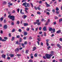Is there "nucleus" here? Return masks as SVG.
<instances>
[{"instance_id":"f257e3e1","label":"nucleus","mask_w":62,"mask_h":62,"mask_svg":"<svg viewBox=\"0 0 62 62\" xmlns=\"http://www.w3.org/2000/svg\"><path fill=\"white\" fill-rule=\"evenodd\" d=\"M54 51H52L51 52V54H46V56L47 58V59H50L51 57L53 55V52Z\"/></svg>"},{"instance_id":"f03ea898","label":"nucleus","mask_w":62,"mask_h":62,"mask_svg":"<svg viewBox=\"0 0 62 62\" xmlns=\"http://www.w3.org/2000/svg\"><path fill=\"white\" fill-rule=\"evenodd\" d=\"M8 18L11 19L12 21H13L15 20V17L13 16H11L10 15L8 16Z\"/></svg>"},{"instance_id":"7ed1b4c3","label":"nucleus","mask_w":62,"mask_h":62,"mask_svg":"<svg viewBox=\"0 0 62 62\" xmlns=\"http://www.w3.org/2000/svg\"><path fill=\"white\" fill-rule=\"evenodd\" d=\"M49 31H53V32H54V33L55 31V30L54 28L53 29L52 28H51L50 27H49Z\"/></svg>"},{"instance_id":"20e7f679","label":"nucleus","mask_w":62,"mask_h":62,"mask_svg":"<svg viewBox=\"0 0 62 62\" xmlns=\"http://www.w3.org/2000/svg\"><path fill=\"white\" fill-rule=\"evenodd\" d=\"M15 51L16 53H17V52H19V49L18 48H16L15 50Z\"/></svg>"},{"instance_id":"39448f33","label":"nucleus","mask_w":62,"mask_h":62,"mask_svg":"<svg viewBox=\"0 0 62 62\" xmlns=\"http://www.w3.org/2000/svg\"><path fill=\"white\" fill-rule=\"evenodd\" d=\"M61 33V30H59L57 31L56 32L57 34H60Z\"/></svg>"},{"instance_id":"423d86ee","label":"nucleus","mask_w":62,"mask_h":62,"mask_svg":"<svg viewBox=\"0 0 62 62\" xmlns=\"http://www.w3.org/2000/svg\"><path fill=\"white\" fill-rule=\"evenodd\" d=\"M45 3L46 4V6L47 8V7H50V5L47 4V2H45Z\"/></svg>"},{"instance_id":"0eeeda50","label":"nucleus","mask_w":62,"mask_h":62,"mask_svg":"<svg viewBox=\"0 0 62 62\" xmlns=\"http://www.w3.org/2000/svg\"><path fill=\"white\" fill-rule=\"evenodd\" d=\"M7 28L8 26H7V25H5L4 26L3 28L4 29H7Z\"/></svg>"},{"instance_id":"6e6552de","label":"nucleus","mask_w":62,"mask_h":62,"mask_svg":"<svg viewBox=\"0 0 62 62\" xmlns=\"http://www.w3.org/2000/svg\"><path fill=\"white\" fill-rule=\"evenodd\" d=\"M6 55H4V54H3L2 55L1 57H2V58H4V59H5L6 58Z\"/></svg>"},{"instance_id":"1a4fd4ad","label":"nucleus","mask_w":62,"mask_h":62,"mask_svg":"<svg viewBox=\"0 0 62 62\" xmlns=\"http://www.w3.org/2000/svg\"><path fill=\"white\" fill-rule=\"evenodd\" d=\"M57 46L58 47H59L60 49V48H61V46H60V44H57Z\"/></svg>"},{"instance_id":"9d476101","label":"nucleus","mask_w":62,"mask_h":62,"mask_svg":"<svg viewBox=\"0 0 62 62\" xmlns=\"http://www.w3.org/2000/svg\"><path fill=\"white\" fill-rule=\"evenodd\" d=\"M43 30L44 31H46V30H47L46 29V27H44L43 28Z\"/></svg>"},{"instance_id":"9b49d317","label":"nucleus","mask_w":62,"mask_h":62,"mask_svg":"<svg viewBox=\"0 0 62 62\" xmlns=\"http://www.w3.org/2000/svg\"><path fill=\"white\" fill-rule=\"evenodd\" d=\"M36 49H37L36 47L34 46L32 48L33 50H32V51H35V50H36Z\"/></svg>"},{"instance_id":"f8f14e48","label":"nucleus","mask_w":62,"mask_h":62,"mask_svg":"<svg viewBox=\"0 0 62 62\" xmlns=\"http://www.w3.org/2000/svg\"><path fill=\"white\" fill-rule=\"evenodd\" d=\"M23 25L24 26H27L28 25V23H23Z\"/></svg>"},{"instance_id":"ddd939ff","label":"nucleus","mask_w":62,"mask_h":62,"mask_svg":"<svg viewBox=\"0 0 62 62\" xmlns=\"http://www.w3.org/2000/svg\"><path fill=\"white\" fill-rule=\"evenodd\" d=\"M9 56H10L11 57H12L14 56V54H9Z\"/></svg>"},{"instance_id":"4468645a","label":"nucleus","mask_w":62,"mask_h":62,"mask_svg":"<svg viewBox=\"0 0 62 62\" xmlns=\"http://www.w3.org/2000/svg\"><path fill=\"white\" fill-rule=\"evenodd\" d=\"M27 35V32H25L24 33V36H26Z\"/></svg>"},{"instance_id":"2eb2a0df","label":"nucleus","mask_w":62,"mask_h":62,"mask_svg":"<svg viewBox=\"0 0 62 62\" xmlns=\"http://www.w3.org/2000/svg\"><path fill=\"white\" fill-rule=\"evenodd\" d=\"M22 10H22V9H20V13H21V14H24V13L23 12H22Z\"/></svg>"},{"instance_id":"dca6fc26","label":"nucleus","mask_w":62,"mask_h":62,"mask_svg":"<svg viewBox=\"0 0 62 62\" xmlns=\"http://www.w3.org/2000/svg\"><path fill=\"white\" fill-rule=\"evenodd\" d=\"M27 5V3L26 2L23 3V6H24Z\"/></svg>"},{"instance_id":"f3484780","label":"nucleus","mask_w":62,"mask_h":62,"mask_svg":"<svg viewBox=\"0 0 62 62\" xmlns=\"http://www.w3.org/2000/svg\"><path fill=\"white\" fill-rule=\"evenodd\" d=\"M21 45L22 46H23V48H25V47L24 46V44L22 43H21Z\"/></svg>"},{"instance_id":"a211bd4d","label":"nucleus","mask_w":62,"mask_h":62,"mask_svg":"<svg viewBox=\"0 0 62 62\" xmlns=\"http://www.w3.org/2000/svg\"><path fill=\"white\" fill-rule=\"evenodd\" d=\"M28 52H29V51L28 50H26L25 53V54H27L28 53Z\"/></svg>"},{"instance_id":"6ab92c4d","label":"nucleus","mask_w":62,"mask_h":62,"mask_svg":"<svg viewBox=\"0 0 62 62\" xmlns=\"http://www.w3.org/2000/svg\"><path fill=\"white\" fill-rule=\"evenodd\" d=\"M44 20V18H42L41 19V22H46V20Z\"/></svg>"},{"instance_id":"aec40b11","label":"nucleus","mask_w":62,"mask_h":62,"mask_svg":"<svg viewBox=\"0 0 62 62\" xmlns=\"http://www.w3.org/2000/svg\"><path fill=\"white\" fill-rule=\"evenodd\" d=\"M37 55L38 54L37 53L35 54L34 55V57H37L38 56Z\"/></svg>"},{"instance_id":"412c9836","label":"nucleus","mask_w":62,"mask_h":62,"mask_svg":"<svg viewBox=\"0 0 62 62\" xmlns=\"http://www.w3.org/2000/svg\"><path fill=\"white\" fill-rule=\"evenodd\" d=\"M15 39V38L14 37H13L11 39L12 41H13Z\"/></svg>"},{"instance_id":"4be33fe9","label":"nucleus","mask_w":62,"mask_h":62,"mask_svg":"<svg viewBox=\"0 0 62 62\" xmlns=\"http://www.w3.org/2000/svg\"><path fill=\"white\" fill-rule=\"evenodd\" d=\"M28 62H33V60L32 59H30L28 61Z\"/></svg>"},{"instance_id":"5701e85b","label":"nucleus","mask_w":62,"mask_h":62,"mask_svg":"<svg viewBox=\"0 0 62 62\" xmlns=\"http://www.w3.org/2000/svg\"><path fill=\"white\" fill-rule=\"evenodd\" d=\"M38 29H39V28L38 27H37L35 29V32L37 31L38 30Z\"/></svg>"},{"instance_id":"b1692460","label":"nucleus","mask_w":62,"mask_h":62,"mask_svg":"<svg viewBox=\"0 0 62 62\" xmlns=\"http://www.w3.org/2000/svg\"><path fill=\"white\" fill-rule=\"evenodd\" d=\"M36 22H37V23H39V19H38L37 20H36Z\"/></svg>"},{"instance_id":"393cba45","label":"nucleus","mask_w":62,"mask_h":62,"mask_svg":"<svg viewBox=\"0 0 62 62\" xmlns=\"http://www.w3.org/2000/svg\"><path fill=\"white\" fill-rule=\"evenodd\" d=\"M16 24H20V22L19 21H17L16 22Z\"/></svg>"},{"instance_id":"a878e982","label":"nucleus","mask_w":62,"mask_h":62,"mask_svg":"<svg viewBox=\"0 0 62 62\" xmlns=\"http://www.w3.org/2000/svg\"><path fill=\"white\" fill-rule=\"evenodd\" d=\"M4 39L6 40H7V39H8V37H5L4 38Z\"/></svg>"},{"instance_id":"bb28decb","label":"nucleus","mask_w":62,"mask_h":62,"mask_svg":"<svg viewBox=\"0 0 62 62\" xmlns=\"http://www.w3.org/2000/svg\"><path fill=\"white\" fill-rule=\"evenodd\" d=\"M37 9H38V10H40L41 9L39 7H37Z\"/></svg>"},{"instance_id":"cd10ccee","label":"nucleus","mask_w":62,"mask_h":62,"mask_svg":"<svg viewBox=\"0 0 62 62\" xmlns=\"http://www.w3.org/2000/svg\"><path fill=\"white\" fill-rule=\"evenodd\" d=\"M31 5V7L32 8H33L34 7V6H33V4H32V3H30Z\"/></svg>"},{"instance_id":"c85d7f7f","label":"nucleus","mask_w":62,"mask_h":62,"mask_svg":"<svg viewBox=\"0 0 62 62\" xmlns=\"http://www.w3.org/2000/svg\"><path fill=\"white\" fill-rule=\"evenodd\" d=\"M19 42H22V39L21 38H20L19 39Z\"/></svg>"},{"instance_id":"c756f323","label":"nucleus","mask_w":62,"mask_h":62,"mask_svg":"<svg viewBox=\"0 0 62 62\" xmlns=\"http://www.w3.org/2000/svg\"><path fill=\"white\" fill-rule=\"evenodd\" d=\"M0 21L2 22V21H3V17H1L0 19Z\"/></svg>"},{"instance_id":"7c9ffc66","label":"nucleus","mask_w":62,"mask_h":62,"mask_svg":"<svg viewBox=\"0 0 62 62\" xmlns=\"http://www.w3.org/2000/svg\"><path fill=\"white\" fill-rule=\"evenodd\" d=\"M20 36L19 35H18L16 36V38L19 39L20 38Z\"/></svg>"},{"instance_id":"2f4dec72","label":"nucleus","mask_w":62,"mask_h":62,"mask_svg":"<svg viewBox=\"0 0 62 62\" xmlns=\"http://www.w3.org/2000/svg\"><path fill=\"white\" fill-rule=\"evenodd\" d=\"M56 11H58L59 10V9L57 7H56Z\"/></svg>"},{"instance_id":"473e14b6","label":"nucleus","mask_w":62,"mask_h":62,"mask_svg":"<svg viewBox=\"0 0 62 62\" xmlns=\"http://www.w3.org/2000/svg\"><path fill=\"white\" fill-rule=\"evenodd\" d=\"M37 14H39V15H40V14H41V13H40V12H37Z\"/></svg>"},{"instance_id":"72a5a7b5","label":"nucleus","mask_w":62,"mask_h":62,"mask_svg":"<svg viewBox=\"0 0 62 62\" xmlns=\"http://www.w3.org/2000/svg\"><path fill=\"white\" fill-rule=\"evenodd\" d=\"M37 25H38L39 26L40 25V22H38L37 23Z\"/></svg>"},{"instance_id":"f704fd0d","label":"nucleus","mask_w":62,"mask_h":62,"mask_svg":"<svg viewBox=\"0 0 62 62\" xmlns=\"http://www.w3.org/2000/svg\"><path fill=\"white\" fill-rule=\"evenodd\" d=\"M16 44H19V41L18 40H17L16 41Z\"/></svg>"},{"instance_id":"c9c22d12","label":"nucleus","mask_w":62,"mask_h":62,"mask_svg":"<svg viewBox=\"0 0 62 62\" xmlns=\"http://www.w3.org/2000/svg\"><path fill=\"white\" fill-rule=\"evenodd\" d=\"M27 6L28 7H30V5L29 4V3H27Z\"/></svg>"},{"instance_id":"e433bc0d","label":"nucleus","mask_w":62,"mask_h":62,"mask_svg":"<svg viewBox=\"0 0 62 62\" xmlns=\"http://www.w3.org/2000/svg\"><path fill=\"white\" fill-rule=\"evenodd\" d=\"M16 55L17 56H21V54H17Z\"/></svg>"},{"instance_id":"4c0bfd02","label":"nucleus","mask_w":62,"mask_h":62,"mask_svg":"<svg viewBox=\"0 0 62 62\" xmlns=\"http://www.w3.org/2000/svg\"><path fill=\"white\" fill-rule=\"evenodd\" d=\"M26 17H27V16L25 15H24V19H25Z\"/></svg>"},{"instance_id":"58836bf2","label":"nucleus","mask_w":62,"mask_h":62,"mask_svg":"<svg viewBox=\"0 0 62 62\" xmlns=\"http://www.w3.org/2000/svg\"><path fill=\"white\" fill-rule=\"evenodd\" d=\"M51 48V46H49L48 47H47V49L48 50H50L49 48Z\"/></svg>"},{"instance_id":"ea45409f","label":"nucleus","mask_w":62,"mask_h":62,"mask_svg":"<svg viewBox=\"0 0 62 62\" xmlns=\"http://www.w3.org/2000/svg\"><path fill=\"white\" fill-rule=\"evenodd\" d=\"M46 44L47 46H49V43L48 42H46Z\"/></svg>"},{"instance_id":"a19ab883","label":"nucleus","mask_w":62,"mask_h":62,"mask_svg":"<svg viewBox=\"0 0 62 62\" xmlns=\"http://www.w3.org/2000/svg\"><path fill=\"white\" fill-rule=\"evenodd\" d=\"M48 22H46V23L45 24V25H48Z\"/></svg>"},{"instance_id":"79ce46f5","label":"nucleus","mask_w":62,"mask_h":62,"mask_svg":"<svg viewBox=\"0 0 62 62\" xmlns=\"http://www.w3.org/2000/svg\"><path fill=\"white\" fill-rule=\"evenodd\" d=\"M0 33L2 34L3 33V31L2 30H0Z\"/></svg>"},{"instance_id":"37998d69","label":"nucleus","mask_w":62,"mask_h":62,"mask_svg":"<svg viewBox=\"0 0 62 62\" xmlns=\"http://www.w3.org/2000/svg\"><path fill=\"white\" fill-rule=\"evenodd\" d=\"M33 23H34V25H36V24H37L38 23L37 22H34Z\"/></svg>"},{"instance_id":"c03bdc74","label":"nucleus","mask_w":62,"mask_h":62,"mask_svg":"<svg viewBox=\"0 0 62 62\" xmlns=\"http://www.w3.org/2000/svg\"><path fill=\"white\" fill-rule=\"evenodd\" d=\"M62 18H61L59 19V22H62Z\"/></svg>"},{"instance_id":"a18cd8bd","label":"nucleus","mask_w":62,"mask_h":62,"mask_svg":"<svg viewBox=\"0 0 62 62\" xmlns=\"http://www.w3.org/2000/svg\"><path fill=\"white\" fill-rule=\"evenodd\" d=\"M43 58L44 59H46V57L45 56H43Z\"/></svg>"},{"instance_id":"49530a36","label":"nucleus","mask_w":62,"mask_h":62,"mask_svg":"<svg viewBox=\"0 0 62 62\" xmlns=\"http://www.w3.org/2000/svg\"><path fill=\"white\" fill-rule=\"evenodd\" d=\"M7 59H8V60H9V59H10V58L9 57H8L7 58Z\"/></svg>"},{"instance_id":"de8ad7c7","label":"nucleus","mask_w":62,"mask_h":62,"mask_svg":"<svg viewBox=\"0 0 62 62\" xmlns=\"http://www.w3.org/2000/svg\"><path fill=\"white\" fill-rule=\"evenodd\" d=\"M2 41L4 42L6 41V40H5L4 39H2Z\"/></svg>"},{"instance_id":"09e8293b","label":"nucleus","mask_w":62,"mask_h":62,"mask_svg":"<svg viewBox=\"0 0 62 62\" xmlns=\"http://www.w3.org/2000/svg\"><path fill=\"white\" fill-rule=\"evenodd\" d=\"M24 44L26 45V44H27V41H25L24 43Z\"/></svg>"},{"instance_id":"8fccbe9b","label":"nucleus","mask_w":62,"mask_h":62,"mask_svg":"<svg viewBox=\"0 0 62 62\" xmlns=\"http://www.w3.org/2000/svg\"><path fill=\"white\" fill-rule=\"evenodd\" d=\"M44 36L45 37L46 36V32H44Z\"/></svg>"},{"instance_id":"3c124183","label":"nucleus","mask_w":62,"mask_h":62,"mask_svg":"<svg viewBox=\"0 0 62 62\" xmlns=\"http://www.w3.org/2000/svg\"><path fill=\"white\" fill-rule=\"evenodd\" d=\"M7 4V2L6 1H4L3 2V4L4 5H6Z\"/></svg>"},{"instance_id":"603ef678","label":"nucleus","mask_w":62,"mask_h":62,"mask_svg":"<svg viewBox=\"0 0 62 62\" xmlns=\"http://www.w3.org/2000/svg\"><path fill=\"white\" fill-rule=\"evenodd\" d=\"M18 31L19 32H22V30L21 29H19L18 30Z\"/></svg>"},{"instance_id":"864d4df0","label":"nucleus","mask_w":62,"mask_h":62,"mask_svg":"<svg viewBox=\"0 0 62 62\" xmlns=\"http://www.w3.org/2000/svg\"><path fill=\"white\" fill-rule=\"evenodd\" d=\"M55 20H57V19H58V17L57 16H55Z\"/></svg>"},{"instance_id":"5fc2aeb1","label":"nucleus","mask_w":62,"mask_h":62,"mask_svg":"<svg viewBox=\"0 0 62 62\" xmlns=\"http://www.w3.org/2000/svg\"><path fill=\"white\" fill-rule=\"evenodd\" d=\"M42 31H40L39 32V34H42Z\"/></svg>"},{"instance_id":"6e6d98bb","label":"nucleus","mask_w":62,"mask_h":62,"mask_svg":"<svg viewBox=\"0 0 62 62\" xmlns=\"http://www.w3.org/2000/svg\"><path fill=\"white\" fill-rule=\"evenodd\" d=\"M42 1H39V4H41V3H42Z\"/></svg>"},{"instance_id":"4d7b16f0","label":"nucleus","mask_w":62,"mask_h":62,"mask_svg":"<svg viewBox=\"0 0 62 62\" xmlns=\"http://www.w3.org/2000/svg\"><path fill=\"white\" fill-rule=\"evenodd\" d=\"M19 11H20V9L18 8V9H17V11L18 13H19Z\"/></svg>"},{"instance_id":"13d9d810","label":"nucleus","mask_w":62,"mask_h":62,"mask_svg":"<svg viewBox=\"0 0 62 62\" xmlns=\"http://www.w3.org/2000/svg\"><path fill=\"white\" fill-rule=\"evenodd\" d=\"M41 46H43V43L41 42Z\"/></svg>"},{"instance_id":"bf43d9fd","label":"nucleus","mask_w":62,"mask_h":62,"mask_svg":"<svg viewBox=\"0 0 62 62\" xmlns=\"http://www.w3.org/2000/svg\"><path fill=\"white\" fill-rule=\"evenodd\" d=\"M15 13V10H14L12 12V13Z\"/></svg>"},{"instance_id":"052dcab7","label":"nucleus","mask_w":62,"mask_h":62,"mask_svg":"<svg viewBox=\"0 0 62 62\" xmlns=\"http://www.w3.org/2000/svg\"><path fill=\"white\" fill-rule=\"evenodd\" d=\"M4 23H6V19H4Z\"/></svg>"},{"instance_id":"680f3d73","label":"nucleus","mask_w":62,"mask_h":62,"mask_svg":"<svg viewBox=\"0 0 62 62\" xmlns=\"http://www.w3.org/2000/svg\"><path fill=\"white\" fill-rule=\"evenodd\" d=\"M47 14V15H50V13H49V12H47L46 13Z\"/></svg>"},{"instance_id":"e2e57ef3","label":"nucleus","mask_w":62,"mask_h":62,"mask_svg":"<svg viewBox=\"0 0 62 62\" xmlns=\"http://www.w3.org/2000/svg\"><path fill=\"white\" fill-rule=\"evenodd\" d=\"M23 39L24 40H26V37H25L23 38Z\"/></svg>"},{"instance_id":"0e129e2a","label":"nucleus","mask_w":62,"mask_h":62,"mask_svg":"<svg viewBox=\"0 0 62 62\" xmlns=\"http://www.w3.org/2000/svg\"><path fill=\"white\" fill-rule=\"evenodd\" d=\"M50 22V19H48L47 20V22H48V23H49Z\"/></svg>"},{"instance_id":"69168bd1","label":"nucleus","mask_w":62,"mask_h":62,"mask_svg":"<svg viewBox=\"0 0 62 62\" xmlns=\"http://www.w3.org/2000/svg\"><path fill=\"white\" fill-rule=\"evenodd\" d=\"M49 39H47L46 40V42H49Z\"/></svg>"},{"instance_id":"338daca9","label":"nucleus","mask_w":62,"mask_h":62,"mask_svg":"<svg viewBox=\"0 0 62 62\" xmlns=\"http://www.w3.org/2000/svg\"><path fill=\"white\" fill-rule=\"evenodd\" d=\"M60 40L61 41H62V38H60Z\"/></svg>"},{"instance_id":"774afa93","label":"nucleus","mask_w":62,"mask_h":62,"mask_svg":"<svg viewBox=\"0 0 62 62\" xmlns=\"http://www.w3.org/2000/svg\"><path fill=\"white\" fill-rule=\"evenodd\" d=\"M15 29H13L12 30V32H14L15 31Z\"/></svg>"}]
</instances>
